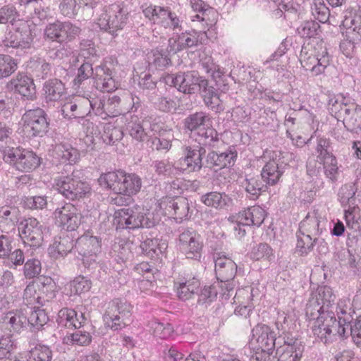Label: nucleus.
Listing matches in <instances>:
<instances>
[{"mask_svg":"<svg viewBox=\"0 0 361 361\" xmlns=\"http://www.w3.org/2000/svg\"><path fill=\"white\" fill-rule=\"evenodd\" d=\"M348 318L337 321L334 313L331 310L318 312L317 316L309 318L312 322V332L321 341L324 343H330L337 337L345 338L348 332L345 327Z\"/></svg>","mask_w":361,"mask_h":361,"instance_id":"obj_1","label":"nucleus"},{"mask_svg":"<svg viewBox=\"0 0 361 361\" xmlns=\"http://www.w3.org/2000/svg\"><path fill=\"white\" fill-rule=\"evenodd\" d=\"M99 185L113 190L115 193L130 196L141 189V178L135 173H126L123 171L103 173L98 179Z\"/></svg>","mask_w":361,"mask_h":361,"instance_id":"obj_2","label":"nucleus"},{"mask_svg":"<svg viewBox=\"0 0 361 361\" xmlns=\"http://www.w3.org/2000/svg\"><path fill=\"white\" fill-rule=\"evenodd\" d=\"M114 224L117 229L152 228L156 220L149 209L139 205L123 208L115 213Z\"/></svg>","mask_w":361,"mask_h":361,"instance_id":"obj_3","label":"nucleus"},{"mask_svg":"<svg viewBox=\"0 0 361 361\" xmlns=\"http://www.w3.org/2000/svg\"><path fill=\"white\" fill-rule=\"evenodd\" d=\"M131 305L125 299L115 298L108 304L103 315L104 326L112 331H118L128 325L132 319Z\"/></svg>","mask_w":361,"mask_h":361,"instance_id":"obj_4","label":"nucleus"},{"mask_svg":"<svg viewBox=\"0 0 361 361\" xmlns=\"http://www.w3.org/2000/svg\"><path fill=\"white\" fill-rule=\"evenodd\" d=\"M128 19V11L123 4H114L107 6L97 19L100 29L114 35L122 30Z\"/></svg>","mask_w":361,"mask_h":361,"instance_id":"obj_5","label":"nucleus"},{"mask_svg":"<svg viewBox=\"0 0 361 361\" xmlns=\"http://www.w3.org/2000/svg\"><path fill=\"white\" fill-rule=\"evenodd\" d=\"M77 173L73 171L70 176L56 178L54 184L60 194L72 201L84 198L90 192L89 184L81 180Z\"/></svg>","mask_w":361,"mask_h":361,"instance_id":"obj_6","label":"nucleus"},{"mask_svg":"<svg viewBox=\"0 0 361 361\" xmlns=\"http://www.w3.org/2000/svg\"><path fill=\"white\" fill-rule=\"evenodd\" d=\"M4 160L15 169L30 172L40 164V159L32 151L20 147H12L4 152Z\"/></svg>","mask_w":361,"mask_h":361,"instance_id":"obj_7","label":"nucleus"},{"mask_svg":"<svg viewBox=\"0 0 361 361\" xmlns=\"http://www.w3.org/2000/svg\"><path fill=\"white\" fill-rule=\"evenodd\" d=\"M18 231L25 245L39 247L44 241L47 228L37 219L30 217L20 222Z\"/></svg>","mask_w":361,"mask_h":361,"instance_id":"obj_8","label":"nucleus"},{"mask_svg":"<svg viewBox=\"0 0 361 361\" xmlns=\"http://www.w3.org/2000/svg\"><path fill=\"white\" fill-rule=\"evenodd\" d=\"M23 130L28 136H42L49 126L46 112L41 108L29 109L22 116Z\"/></svg>","mask_w":361,"mask_h":361,"instance_id":"obj_9","label":"nucleus"},{"mask_svg":"<svg viewBox=\"0 0 361 361\" xmlns=\"http://www.w3.org/2000/svg\"><path fill=\"white\" fill-rule=\"evenodd\" d=\"M278 338L274 331L266 324H258L252 331V338L249 342L252 350L272 352Z\"/></svg>","mask_w":361,"mask_h":361,"instance_id":"obj_10","label":"nucleus"},{"mask_svg":"<svg viewBox=\"0 0 361 361\" xmlns=\"http://www.w3.org/2000/svg\"><path fill=\"white\" fill-rule=\"evenodd\" d=\"M80 31L79 27L70 21H56L46 27L44 35L47 38L61 44L73 40Z\"/></svg>","mask_w":361,"mask_h":361,"instance_id":"obj_11","label":"nucleus"},{"mask_svg":"<svg viewBox=\"0 0 361 361\" xmlns=\"http://www.w3.org/2000/svg\"><path fill=\"white\" fill-rule=\"evenodd\" d=\"M75 247L82 256V260L85 266L94 267L97 264L98 255L101 252V244L99 239L88 234L80 237Z\"/></svg>","mask_w":361,"mask_h":361,"instance_id":"obj_12","label":"nucleus"},{"mask_svg":"<svg viewBox=\"0 0 361 361\" xmlns=\"http://www.w3.org/2000/svg\"><path fill=\"white\" fill-rule=\"evenodd\" d=\"M336 299L332 289L329 286L318 288L315 297L308 301L306 306V315L308 318L314 317L318 312L330 310Z\"/></svg>","mask_w":361,"mask_h":361,"instance_id":"obj_13","label":"nucleus"},{"mask_svg":"<svg viewBox=\"0 0 361 361\" xmlns=\"http://www.w3.org/2000/svg\"><path fill=\"white\" fill-rule=\"evenodd\" d=\"M292 157V154L281 152H274L271 159L266 163L261 173L262 178L269 185L276 184L284 172L287 165L284 159L288 156Z\"/></svg>","mask_w":361,"mask_h":361,"instance_id":"obj_14","label":"nucleus"},{"mask_svg":"<svg viewBox=\"0 0 361 361\" xmlns=\"http://www.w3.org/2000/svg\"><path fill=\"white\" fill-rule=\"evenodd\" d=\"M214 257L217 279L225 283L228 291L231 290L233 288L232 281L237 271L236 264L222 253H215Z\"/></svg>","mask_w":361,"mask_h":361,"instance_id":"obj_15","label":"nucleus"},{"mask_svg":"<svg viewBox=\"0 0 361 361\" xmlns=\"http://www.w3.org/2000/svg\"><path fill=\"white\" fill-rule=\"evenodd\" d=\"M200 238V235L192 228H187L180 234L179 248L187 258L200 259L203 247Z\"/></svg>","mask_w":361,"mask_h":361,"instance_id":"obj_16","label":"nucleus"},{"mask_svg":"<svg viewBox=\"0 0 361 361\" xmlns=\"http://www.w3.org/2000/svg\"><path fill=\"white\" fill-rule=\"evenodd\" d=\"M56 222L67 231H75L82 222L80 210L73 204L66 203L54 212Z\"/></svg>","mask_w":361,"mask_h":361,"instance_id":"obj_17","label":"nucleus"},{"mask_svg":"<svg viewBox=\"0 0 361 361\" xmlns=\"http://www.w3.org/2000/svg\"><path fill=\"white\" fill-rule=\"evenodd\" d=\"M300 61L306 71H310L313 75H318L324 73L325 68L329 65V56L326 52L319 56L315 54L314 50L308 49L307 47H302Z\"/></svg>","mask_w":361,"mask_h":361,"instance_id":"obj_18","label":"nucleus"},{"mask_svg":"<svg viewBox=\"0 0 361 361\" xmlns=\"http://www.w3.org/2000/svg\"><path fill=\"white\" fill-rule=\"evenodd\" d=\"M94 99L90 100L89 94H80L71 102H66L62 107L64 117L82 118L93 110Z\"/></svg>","mask_w":361,"mask_h":361,"instance_id":"obj_19","label":"nucleus"},{"mask_svg":"<svg viewBox=\"0 0 361 361\" xmlns=\"http://www.w3.org/2000/svg\"><path fill=\"white\" fill-rule=\"evenodd\" d=\"M128 110V108L123 106L121 98L117 95L109 97L106 99H94L93 111L104 119L118 116Z\"/></svg>","mask_w":361,"mask_h":361,"instance_id":"obj_20","label":"nucleus"},{"mask_svg":"<svg viewBox=\"0 0 361 361\" xmlns=\"http://www.w3.org/2000/svg\"><path fill=\"white\" fill-rule=\"evenodd\" d=\"M0 324L9 332L20 333L26 329L28 320L22 310H13L2 315Z\"/></svg>","mask_w":361,"mask_h":361,"instance_id":"obj_21","label":"nucleus"},{"mask_svg":"<svg viewBox=\"0 0 361 361\" xmlns=\"http://www.w3.org/2000/svg\"><path fill=\"white\" fill-rule=\"evenodd\" d=\"M10 90L14 91L25 99L33 100L35 98V85L33 80L24 74H18L7 84Z\"/></svg>","mask_w":361,"mask_h":361,"instance_id":"obj_22","label":"nucleus"},{"mask_svg":"<svg viewBox=\"0 0 361 361\" xmlns=\"http://www.w3.org/2000/svg\"><path fill=\"white\" fill-rule=\"evenodd\" d=\"M161 208H164L168 214H173L175 219L183 220L188 216L190 211L189 201L184 197L166 198L160 202Z\"/></svg>","mask_w":361,"mask_h":361,"instance_id":"obj_23","label":"nucleus"},{"mask_svg":"<svg viewBox=\"0 0 361 361\" xmlns=\"http://www.w3.org/2000/svg\"><path fill=\"white\" fill-rule=\"evenodd\" d=\"M176 85L178 90L184 93L192 94L200 90V83L204 80L196 71H188L177 73Z\"/></svg>","mask_w":361,"mask_h":361,"instance_id":"obj_24","label":"nucleus"},{"mask_svg":"<svg viewBox=\"0 0 361 361\" xmlns=\"http://www.w3.org/2000/svg\"><path fill=\"white\" fill-rule=\"evenodd\" d=\"M94 80L96 89L101 92H111L118 88V82L112 76L111 70L106 66H99L95 68Z\"/></svg>","mask_w":361,"mask_h":361,"instance_id":"obj_25","label":"nucleus"},{"mask_svg":"<svg viewBox=\"0 0 361 361\" xmlns=\"http://www.w3.org/2000/svg\"><path fill=\"white\" fill-rule=\"evenodd\" d=\"M183 161L190 171H199L202 167V156L206 151L201 146L182 147Z\"/></svg>","mask_w":361,"mask_h":361,"instance_id":"obj_26","label":"nucleus"},{"mask_svg":"<svg viewBox=\"0 0 361 361\" xmlns=\"http://www.w3.org/2000/svg\"><path fill=\"white\" fill-rule=\"evenodd\" d=\"M86 320L82 312L78 313L73 309L63 308L58 313L56 322L59 326L76 329L83 326Z\"/></svg>","mask_w":361,"mask_h":361,"instance_id":"obj_27","label":"nucleus"},{"mask_svg":"<svg viewBox=\"0 0 361 361\" xmlns=\"http://www.w3.org/2000/svg\"><path fill=\"white\" fill-rule=\"evenodd\" d=\"M236 157L237 152L235 150L229 149L221 154L212 151L208 153L206 162L211 168L224 169L233 164Z\"/></svg>","mask_w":361,"mask_h":361,"instance_id":"obj_28","label":"nucleus"},{"mask_svg":"<svg viewBox=\"0 0 361 361\" xmlns=\"http://www.w3.org/2000/svg\"><path fill=\"white\" fill-rule=\"evenodd\" d=\"M327 221L318 216L315 212L308 213L306 217L300 222L299 230L300 232L307 233L316 236L322 233L323 227Z\"/></svg>","mask_w":361,"mask_h":361,"instance_id":"obj_29","label":"nucleus"},{"mask_svg":"<svg viewBox=\"0 0 361 361\" xmlns=\"http://www.w3.org/2000/svg\"><path fill=\"white\" fill-rule=\"evenodd\" d=\"M287 347L279 357V361H300L305 345L300 339L286 338Z\"/></svg>","mask_w":361,"mask_h":361,"instance_id":"obj_30","label":"nucleus"},{"mask_svg":"<svg viewBox=\"0 0 361 361\" xmlns=\"http://www.w3.org/2000/svg\"><path fill=\"white\" fill-rule=\"evenodd\" d=\"M266 212L259 206H253L238 214L239 222L243 225L259 226L264 221Z\"/></svg>","mask_w":361,"mask_h":361,"instance_id":"obj_31","label":"nucleus"},{"mask_svg":"<svg viewBox=\"0 0 361 361\" xmlns=\"http://www.w3.org/2000/svg\"><path fill=\"white\" fill-rule=\"evenodd\" d=\"M127 120L126 131L133 139L138 142H144L151 137V135H149L147 132V128L145 127L149 122L148 121H144V123L142 124L137 116H130V118Z\"/></svg>","mask_w":361,"mask_h":361,"instance_id":"obj_32","label":"nucleus"},{"mask_svg":"<svg viewBox=\"0 0 361 361\" xmlns=\"http://www.w3.org/2000/svg\"><path fill=\"white\" fill-rule=\"evenodd\" d=\"M198 92H200L204 102L207 107L216 112L222 110L221 100L216 93V89L212 86H209L208 81L206 79L200 83V87Z\"/></svg>","mask_w":361,"mask_h":361,"instance_id":"obj_33","label":"nucleus"},{"mask_svg":"<svg viewBox=\"0 0 361 361\" xmlns=\"http://www.w3.org/2000/svg\"><path fill=\"white\" fill-rule=\"evenodd\" d=\"M276 326L279 331V336L278 337V343L281 344V341L283 342V348L281 350L283 351L287 347L285 341L286 338H291L293 339H297L292 336L290 330L293 329V319L290 318V316L285 312L279 313L277 320L276 322Z\"/></svg>","mask_w":361,"mask_h":361,"instance_id":"obj_34","label":"nucleus"},{"mask_svg":"<svg viewBox=\"0 0 361 361\" xmlns=\"http://www.w3.org/2000/svg\"><path fill=\"white\" fill-rule=\"evenodd\" d=\"M54 155L61 162L70 164L76 163L80 159V152L68 143H60L55 146Z\"/></svg>","mask_w":361,"mask_h":361,"instance_id":"obj_35","label":"nucleus"},{"mask_svg":"<svg viewBox=\"0 0 361 361\" xmlns=\"http://www.w3.org/2000/svg\"><path fill=\"white\" fill-rule=\"evenodd\" d=\"M43 90L47 102L59 101L66 92L63 83L56 78L46 81L43 86Z\"/></svg>","mask_w":361,"mask_h":361,"instance_id":"obj_36","label":"nucleus"},{"mask_svg":"<svg viewBox=\"0 0 361 361\" xmlns=\"http://www.w3.org/2000/svg\"><path fill=\"white\" fill-rule=\"evenodd\" d=\"M74 247V242L68 235L56 238L49 248V254L54 258L63 257L70 252Z\"/></svg>","mask_w":361,"mask_h":361,"instance_id":"obj_37","label":"nucleus"},{"mask_svg":"<svg viewBox=\"0 0 361 361\" xmlns=\"http://www.w3.org/2000/svg\"><path fill=\"white\" fill-rule=\"evenodd\" d=\"M184 125L188 130L197 132L205 126H211V118L205 112H196L185 119Z\"/></svg>","mask_w":361,"mask_h":361,"instance_id":"obj_38","label":"nucleus"},{"mask_svg":"<svg viewBox=\"0 0 361 361\" xmlns=\"http://www.w3.org/2000/svg\"><path fill=\"white\" fill-rule=\"evenodd\" d=\"M35 25L28 20L20 19L13 26L15 31L18 32L23 38V44L26 49L31 47L35 37Z\"/></svg>","mask_w":361,"mask_h":361,"instance_id":"obj_39","label":"nucleus"},{"mask_svg":"<svg viewBox=\"0 0 361 361\" xmlns=\"http://www.w3.org/2000/svg\"><path fill=\"white\" fill-rule=\"evenodd\" d=\"M200 286V280L195 277L186 280L177 288V295L181 300H190L197 293Z\"/></svg>","mask_w":361,"mask_h":361,"instance_id":"obj_40","label":"nucleus"},{"mask_svg":"<svg viewBox=\"0 0 361 361\" xmlns=\"http://www.w3.org/2000/svg\"><path fill=\"white\" fill-rule=\"evenodd\" d=\"M183 50L203 44L207 39L206 32H183L178 35Z\"/></svg>","mask_w":361,"mask_h":361,"instance_id":"obj_41","label":"nucleus"},{"mask_svg":"<svg viewBox=\"0 0 361 361\" xmlns=\"http://www.w3.org/2000/svg\"><path fill=\"white\" fill-rule=\"evenodd\" d=\"M94 71L92 64L83 63L78 70V73L73 80V88L78 94H85V83L93 75Z\"/></svg>","mask_w":361,"mask_h":361,"instance_id":"obj_42","label":"nucleus"},{"mask_svg":"<svg viewBox=\"0 0 361 361\" xmlns=\"http://www.w3.org/2000/svg\"><path fill=\"white\" fill-rule=\"evenodd\" d=\"M345 126L350 130L361 128V106L351 104L345 109Z\"/></svg>","mask_w":361,"mask_h":361,"instance_id":"obj_43","label":"nucleus"},{"mask_svg":"<svg viewBox=\"0 0 361 361\" xmlns=\"http://www.w3.org/2000/svg\"><path fill=\"white\" fill-rule=\"evenodd\" d=\"M202 202L216 209H224L231 202V199L225 193L208 192L202 197Z\"/></svg>","mask_w":361,"mask_h":361,"instance_id":"obj_44","label":"nucleus"},{"mask_svg":"<svg viewBox=\"0 0 361 361\" xmlns=\"http://www.w3.org/2000/svg\"><path fill=\"white\" fill-rule=\"evenodd\" d=\"M196 140L200 145L214 147L219 142L218 133L211 126H205L196 132Z\"/></svg>","mask_w":361,"mask_h":361,"instance_id":"obj_45","label":"nucleus"},{"mask_svg":"<svg viewBox=\"0 0 361 361\" xmlns=\"http://www.w3.org/2000/svg\"><path fill=\"white\" fill-rule=\"evenodd\" d=\"M357 190L355 183H349L343 185L338 192L341 203L343 207L355 205V193Z\"/></svg>","mask_w":361,"mask_h":361,"instance_id":"obj_46","label":"nucleus"},{"mask_svg":"<svg viewBox=\"0 0 361 361\" xmlns=\"http://www.w3.org/2000/svg\"><path fill=\"white\" fill-rule=\"evenodd\" d=\"M164 245V243L159 244L157 239L147 238L140 243V247L142 253L153 258L163 252Z\"/></svg>","mask_w":361,"mask_h":361,"instance_id":"obj_47","label":"nucleus"},{"mask_svg":"<svg viewBox=\"0 0 361 361\" xmlns=\"http://www.w3.org/2000/svg\"><path fill=\"white\" fill-rule=\"evenodd\" d=\"M20 13L12 4L5 5L0 8V24H11L13 27L20 18Z\"/></svg>","mask_w":361,"mask_h":361,"instance_id":"obj_48","label":"nucleus"},{"mask_svg":"<svg viewBox=\"0 0 361 361\" xmlns=\"http://www.w3.org/2000/svg\"><path fill=\"white\" fill-rule=\"evenodd\" d=\"M149 331L154 336L161 339H166L170 337L173 332V328L169 323H161L156 319L149 322Z\"/></svg>","mask_w":361,"mask_h":361,"instance_id":"obj_49","label":"nucleus"},{"mask_svg":"<svg viewBox=\"0 0 361 361\" xmlns=\"http://www.w3.org/2000/svg\"><path fill=\"white\" fill-rule=\"evenodd\" d=\"M92 341L90 334L86 331L78 330L75 333L66 335L63 343L67 345H87Z\"/></svg>","mask_w":361,"mask_h":361,"instance_id":"obj_50","label":"nucleus"},{"mask_svg":"<svg viewBox=\"0 0 361 361\" xmlns=\"http://www.w3.org/2000/svg\"><path fill=\"white\" fill-rule=\"evenodd\" d=\"M314 235L308 234L307 233L300 232V231L297 233V251L301 255H307L310 252L314 246V243L317 240L316 238H313Z\"/></svg>","mask_w":361,"mask_h":361,"instance_id":"obj_51","label":"nucleus"},{"mask_svg":"<svg viewBox=\"0 0 361 361\" xmlns=\"http://www.w3.org/2000/svg\"><path fill=\"white\" fill-rule=\"evenodd\" d=\"M104 133L102 135L103 141L108 145H114L123 137V131L119 128L115 127L111 123H106L103 128Z\"/></svg>","mask_w":361,"mask_h":361,"instance_id":"obj_52","label":"nucleus"},{"mask_svg":"<svg viewBox=\"0 0 361 361\" xmlns=\"http://www.w3.org/2000/svg\"><path fill=\"white\" fill-rule=\"evenodd\" d=\"M167 11L168 9L164 7L149 5L143 8V13L154 23L161 25V20L164 19Z\"/></svg>","mask_w":361,"mask_h":361,"instance_id":"obj_53","label":"nucleus"},{"mask_svg":"<svg viewBox=\"0 0 361 361\" xmlns=\"http://www.w3.org/2000/svg\"><path fill=\"white\" fill-rule=\"evenodd\" d=\"M243 185L245 187L246 192L250 195V197L253 200L260 195L264 187V185L258 177L245 178Z\"/></svg>","mask_w":361,"mask_h":361,"instance_id":"obj_54","label":"nucleus"},{"mask_svg":"<svg viewBox=\"0 0 361 361\" xmlns=\"http://www.w3.org/2000/svg\"><path fill=\"white\" fill-rule=\"evenodd\" d=\"M312 16L321 23H325L329 17V9L324 0H313L311 4Z\"/></svg>","mask_w":361,"mask_h":361,"instance_id":"obj_55","label":"nucleus"},{"mask_svg":"<svg viewBox=\"0 0 361 361\" xmlns=\"http://www.w3.org/2000/svg\"><path fill=\"white\" fill-rule=\"evenodd\" d=\"M17 69V62L9 55L0 54V79L11 75Z\"/></svg>","mask_w":361,"mask_h":361,"instance_id":"obj_56","label":"nucleus"},{"mask_svg":"<svg viewBox=\"0 0 361 361\" xmlns=\"http://www.w3.org/2000/svg\"><path fill=\"white\" fill-rule=\"evenodd\" d=\"M350 104L346 101L345 97L342 94H329L328 99V108L332 114H338L342 111L345 112V109Z\"/></svg>","mask_w":361,"mask_h":361,"instance_id":"obj_57","label":"nucleus"},{"mask_svg":"<svg viewBox=\"0 0 361 361\" xmlns=\"http://www.w3.org/2000/svg\"><path fill=\"white\" fill-rule=\"evenodd\" d=\"M59 11L66 17L74 18L80 10L78 0H59Z\"/></svg>","mask_w":361,"mask_h":361,"instance_id":"obj_58","label":"nucleus"},{"mask_svg":"<svg viewBox=\"0 0 361 361\" xmlns=\"http://www.w3.org/2000/svg\"><path fill=\"white\" fill-rule=\"evenodd\" d=\"M250 257L255 260L264 259L270 261L274 258L273 250L267 243H260L254 247L250 253Z\"/></svg>","mask_w":361,"mask_h":361,"instance_id":"obj_59","label":"nucleus"},{"mask_svg":"<svg viewBox=\"0 0 361 361\" xmlns=\"http://www.w3.org/2000/svg\"><path fill=\"white\" fill-rule=\"evenodd\" d=\"M359 208L355 206L348 207V209H345V219L348 228L354 230L359 231L361 228V224L359 221Z\"/></svg>","mask_w":361,"mask_h":361,"instance_id":"obj_60","label":"nucleus"},{"mask_svg":"<svg viewBox=\"0 0 361 361\" xmlns=\"http://www.w3.org/2000/svg\"><path fill=\"white\" fill-rule=\"evenodd\" d=\"M51 350L45 345H38L30 351L28 361H51Z\"/></svg>","mask_w":361,"mask_h":361,"instance_id":"obj_61","label":"nucleus"},{"mask_svg":"<svg viewBox=\"0 0 361 361\" xmlns=\"http://www.w3.org/2000/svg\"><path fill=\"white\" fill-rule=\"evenodd\" d=\"M320 25L314 20L302 23L297 29L298 33L304 38H311L319 32Z\"/></svg>","mask_w":361,"mask_h":361,"instance_id":"obj_62","label":"nucleus"},{"mask_svg":"<svg viewBox=\"0 0 361 361\" xmlns=\"http://www.w3.org/2000/svg\"><path fill=\"white\" fill-rule=\"evenodd\" d=\"M345 324L346 331L348 332L345 337L350 335L356 345H361V315L355 320L349 322L348 324L346 322Z\"/></svg>","mask_w":361,"mask_h":361,"instance_id":"obj_63","label":"nucleus"},{"mask_svg":"<svg viewBox=\"0 0 361 361\" xmlns=\"http://www.w3.org/2000/svg\"><path fill=\"white\" fill-rule=\"evenodd\" d=\"M27 320L28 324L39 329L48 322L49 317L44 310L37 308L31 312Z\"/></svg>","mask_w":361,"mask_h":361,"instance_id":"obj_64","label":"nucleus"}]
</instances>
